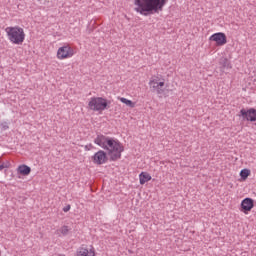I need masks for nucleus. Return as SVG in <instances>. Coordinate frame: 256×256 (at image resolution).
<instances>
[{
  "label": "nucleus",
  "mask_w": 256,
  "mask_h": 256,
  "mask_svg": "<svg viewBox=\"0 0 256 256\" xmlns=\"http://www.w3.org/2000/svg\"><path fill=\"white\" fill-rule=\"evenodd\" d=\"M149 85L152 93H156L157 95H163V93H165V89H163L165 82H159L157 79H153L149 81Z\"/></svg>",
  "instance_id": "423d86ee"
},
{
  "label": "nucleus",
  "mask_w": 256,
  "mask_h": 256,
  "mask_svg": "<svg viewBox=\"0 0 256 256\" xmlns=\"http://www.w3.org/2000/svg\"><path fill=\"white\" fill-rule=\"evenodd\" d=\"M3 129H9V126L7 124L3 125Z\"/></svg>",
  "instance_id": "412c9836"
},
{
  "label": "nucleus",
  "mask_w": 256,
  "mask_h": 256,
  "mask_svg": "<svg viewBox=\"0 0 256 256\" xmlns=\"http://www.w3.org/2000/svg\"><path fill=\"white\" fill-rule=\"evenodd\" d=\"M71 205H67L66 207L63 208L64 213H67V211H70Z\"/></svg>",
  "instance_id": "6ab92c4d"
},
{
  "label": "nucleus",
  "mask_w": 256,
  "mask_h": 256,
  "mask_svg": "<svg viewBox=\"0 0 256 256\" xmlns=\"http://www.w3.org/2000/svg\"><path fill=\"white\" fill-rule=\"evenodd\" d=\"M108 105L107 99L103 97H92L88 103V107L91 111H105Z\"/></svg>",
  "instance_id": "20e7f679"
},
{
  "label": "nucleus",
  "mask_w": 256,
  "mask_h": 256,
  "mask_svg": "<svg viewBox=\"0 0 256 256\" xmlns=\"http://www.w3.org/2000/svg\"><path fill=\"white\" fill-rule=\"evenodd\" d=\"M121 103H124L128 107H135V103L127 98H120Z\"/></svg>",
  "instance_id": "dca6fc26"
},
{
  "label": "nucleus",
  "mask_w": 256,
  "mask_h": 256,
  "mask_svg": "<svg viewBox=\"0 0 256 256\" xmlns=\"http://www.w3.org/2000/svg\"><path fill=\"white\" fill-rule=\"evenodd\" d=\"M253 207H255V203L252 198H245L244 200H242L241 209L243 213H249V211H251Z\"/></svg>",
  "instance_id": "9d476101"
},
{
  "label": "nucleus",
  "mask_w": 256,
  "mask_h": 256,
  "mask_svg": "<svg viewBox=\"0 0 256 256\" xmlns=\"http://www.w3.org/2000/svg\"><path fill=\"white\" fill-rule=\"evenodd\" d=\"M239 117H242V121H250L251 123H254V121H256V109L250 108L246 110L245 108H242Z\"/></svg>",
  "instance_id": "39448f33"
},
{
  "label": "nucleus",
  "mask_w": 256,
  "mask_h": 256,
  "mask_svg": "<svg viewBox=\"0 0 256 256\" xmlns=\"http://www.w3.org/2000/svg\"><path fill=\"white\" fill-rule=\"evenodd\" d=\"M249 175H251V170H249V169H243L240 171V177L243 180L247 179V177H249Z\"/></svg>",
  "instance_id": "2eb2a0df"
},
{
  "label": "nucleus",
  "mask_w": 256,
  "mask_h": 256,
  "mask_svg": "<svg viewBox=\"0 0 256 256\" xmlns=\"http://www.w3.org/2000/svg\"><path fill=\"white\" fill-rule=\"evenodd\" d=\"M165 5H167V0H134V11L147 17V15L163 11Z\"/></svg>",
  "instance_id": "f03ea898"
},
{
  "label": "nucleus",
  "mask_w": 256,
  "mask_h": 256,
  "mask_svg": "<svg viewBox=\"0 0 256 256\" xmlns=\"http://www.w3.org/2000/svg\"><path fill=\"white\" fill-rule=\"evenodd\" d=\"M73 55V48H71L69 45L62 46L57 51L58 59H69V57H73Z\"/></svg>",
  "instance_id": "0eeeda50"
},
{
  "label": "nucleus",
  "mask_w": 256,
  "mask_h": 256,
  "mask_svg": "<svg viewBox=\"0 0 256 256\" xmlns=\"http://www.w3.org/2000/svg\"><path fill=\"white\" fill-rule=\"evenodd\" d=\"M4 168H5V165L0 164V171H3Z\"/></svg>",
  "instance_id": "aec40b11"
},
{
  "label": "nucleus",
  "mask_w": 256,
  "mask_h": 256,
  "mask_svg": "<svg viewBox=\"0 0 256 256\" xmlns=\"http://www.w3.org/2000/svg\"><path fill=\"white\" fill-rule=\"evenodd\" d=\"M209 41H214L218 47L227 44V36L223 32L214 33L210 36Z\"/></svg>",
  "instance_id": "6e6552de"
},
{
  "label": "nucleus",
  "mask_w": 256,
  "mask_h": 256,
  "mask_svg": "<svg viewBox=\"0 0 256 256\" xmlns=\"http://www.w3.org/2000/svg\"><path fill=\"white\" fill-rule=\"evenodd\" d=\"M91 149H93V144H88L85 146L86 151H91Z\"/></svg>",
  "instance_id": "a211bd4d"
},
{
  "label": "nucleus",
  "mask_w": 256,
  "mask_h": 256,
  "mask_svg": "<svg viewBox=\"0 0 256 256\" xmlns=\"http://www.w3.org/2000/svg\"><path fill=\"white\" fill-rule=\"evenodd\" d=\"M139 179H140V185H145V183L151 181V175L149 173L142 172L139 175Z\"/></svg>",
  "instance_id": "4468645a"
},
{
  "label": "nucleus",
  "mask_w": 256,
  "mask_h": 256,
  "mask_svg": "<svg viewBox=\"0 0 256 256\" xmlns=\"http://www.w3.org/2000/svg\"><path fill=\"white\" fill-rule=\"evenodd\" d=\"M219 65H221V71H225V69H231V61L229 59L222 57L219 60Z\"/></svg>",
  "instance_id": "f8f14e48"
},
{
  "label": "nucleus",
  "mask_w": 256,
  "mask_h": 256,
  "mask_svg": "<svg viewBox=\"0 0 256 256\" xmlns=\"http://www.w3.org/2000/svg\"><path fill=\"white\" fill-rule=\"evenodd\" d=\"M94 143L107 151V155H109L110 161H118V159H121V153L125 151V148L121 142L103 134H98L94 139Z\"/></svg>",
  "instance_id": "f257e3e1"
},
{
  "label": "nucleus",
  "mask_w": 256,
  "mask_h": 256,
  "mask_svg": "<svg viewBox=\"0 0 256 256\" xmlns=\"http://www.w3.org/2000/svg\"><path fill=\"white\" fill-rule=\"evenodd\" d=\"M76 255L77 256H95V251L92 249L89 250L87 248L80 247L76 251Z\"/></svg>",
  "instance_id": "9b49d317"
},
{
  "label": "nucleus",
  "mask_w": 256,
  "mask_h": 256,
  "mask_svg": "<svg viewBox=\"0 0 256 256\" xmlns=\"http://www.w3.org/2000/svg\"><path fill=\"white\" fill-rule=\"evenodd\" d=\"M7 37L14 45H22L25 41V30L19 26L7 27L5 29Z\"/></svg>",
  "instance_id": "7ed1b4c3"
},
{
  "label": "nucleus",
  "mask_w": 256,
  "mask_h": 256,
  "mask_svg": "<svg viewBox=\"0 0 256 256\" xmlns=\"http://www.w3.org/2000/svg\"><path fill=\"white\" fill-rule=\"evenodd\" d=\"M17 171L20 175L27 176L31 173V167H29L25 164H22L18 167Z\"/></svg>",
  "instance_id": "ddd939ff"
},
{
  "label": "nucleus",
  "mask_w": 256,
  "mask_h": 256,
  "mask_svg": "<svg viewBox=\"0 0 256 256\" xmlns=\"http://www.w3.org/2000/svg\"><path fill=\"white\" fill-rule=\"evenodd\" d=\"M93 163L95 165H104V163H107L109 161V158H107V154L103 150H99L94 154V157H92Z\"/></svg>",
  "instance_id": "1a4fd4ad"
},
{
  "label": "nucleus",
  "mask_w": 256,
  "mask_h": 256,
  "mask_svg": "<svg viewBox=\"0 0 256 256\" xmlns=\"http://www.w3.org/2000/svg\"><path fill=\"white\" fill-rule=\"evenodd\" d=\"M60 232L62 233V235H68V233H69V226H62L60 228Z\"/></svg>",
  "instance_id": "f3484780"
}]
</instances>
